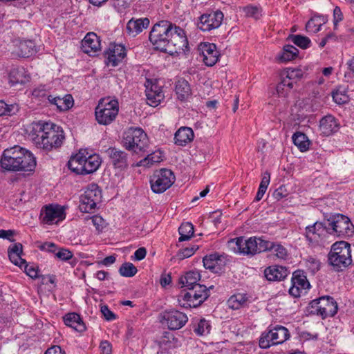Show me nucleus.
Wrapping results in <instances>:
<instances>
[{"mask_svg": "<svg viewBox=\"0 0 354 354\" xmlns=\"http://www.w3.org/2000/svg\"><path fill=\"white\" fill-rule=\"evenodd\" d=\"M35 53V44L32 40H22L16 43L12 53L19 57H29Z\"/></svg>", "mask_w": 354, "mask_h": 354, "instance_id": "nucleus-27", "label": "nucleus"}, {"mask_svg": "<svg viewBox=\"0 0 354 354\" xmlns=\"http://www.w3.org/2000/svg\"><path fill=\"white\" fill-rule=\"evenodd\" d=\"M175 179V176L170 169L162 168L156 170L150 176L151 190L156 194L163 193L174 184Z\"/></svg>", "mask_w": 354, "mask_h": 354, "instance_id": "nucleus-12", "label": "nucleus"}, {"mask_svg": "<svg viewBox=\"0 0 354 354\" xmlns=\"http://www.w3.org/2000/svg\"><path fill=\"white\" fill-rule=\"evenodd\" d=\"M293 143L301 151H306L309 148V140L308 137L301 132H296L292 137Z\"/></svg>", "mask_w": 354, "mask_h": 354, "instance_id": "nucleus-38", "label": "nucleus"}, {"mask_svg": "<svg viewBox=\"0 0 354 354\" xmlns=\"http://www.w3.org/2000/svg\"><path fill=\"white\" fill-rule=\"evenodd\" d=\"M100 348L103 354H111L112 353V346H111V343L106 340L101 342Z\"/></svg>", "mask_w": 354, "mask_h": 354, "instance_id": "nucleus-60", "label": "nucleus"}, {"mask_svg": "<svg viewBox=\"0 0 354 354\" xmlns=\"http://www.w3.org/2000/svg\"><path fill=\"white\" fill-rule=\"evenodd\" d=\"M288 39L291 40L296 46L303 49L308 48L311 43L310 39L308 37L301 35H290L288 37Z\"/></svg>", "mask_w": 354, "mask_h": 354, "instance_id": "nucleus-43", "label": "nucleus"}, {"mask_svg": "<svg viewBox=\"0 0 354 354\" xmlns=\"http://www.w3.org/2000/svg\"><path fill=\"white\" fill-rule=\"evenodd\" d=\"M163 160L162 155L160 151H156L147 155L146 158L141 160L138 164V166H143L150 167L155 163H158Z\"/></svg>", "mask_w": 354, "mask_h": 354, "instance_id": "nucleus-37", "label": "nucleus"}, {"mask_svg": "<svg viewBox=\"0 0 354 354\" xmlns=\"http://www.w3.org/2000/svg\"><path fill=\"white\" fill-rule=\"evenodd\" d=\"M290 272L286 267L272 266L267 268L264 271V274L268 281H281L284 279Z\"/></svg>", "mask_w": 354, "mask_h": 354, "instance_id": "nucleus-28", "label": "nucleus"}, {"mask_svg": "<svg viewBox=\"0 0 354 354\" xmlns=\"http://www.w3.org/2000/svg\"><path fill=\"white\" fill-rule=\"evenodd\" d=\"M328 261L335 271L347 268L353 261L351 245L343 241L333 243L328 254Z\"/></svg>", "mask_w": 354, "mask_h": 354, "instance_id": "nucleus-5", "label": "nucleus"}, {"mask_svg": "<svg viewBox=\"0 0 354 354\" xmlns=\"http://www.w3.org/2000/svg\"><path fill=\"white\" fill-rule=\"evenodd\" d=\"M163 324L170 330H178L183 328L188 322L187 315L178 310H165L162 314Z\"/></svg>", "mask_w": 354, "mask_h": 354, "instance_id": "nucleus-16", "label": "nucleus"}, {"mask_svg": "<svg viewBox=\"0 0 354 354\" xmlns=\"http://www.w3.org/2000/svg\"><path fill=\"white\" fill-rule=\"evenodd\" d=\"M8 79L10 86H15L18 84H24L29 82L30 77L23 67H18L11 69Z\"/></svg>", "mask_w": 354, "mask_h": 354, "instance_id": "nucleus-29", "label": "nucleus"}, {"mask_svg": "<svg viewBox=\"0 0 354 354\" xmlns=\"http://www.w3.org/2000/svg\"><path fill=\"white\" fill-rule=\"evenodd\" d=\"M119 112L117 100L110 97L101 99L95 110V119L102 125H109L116 118Z\"/></svg>", "mask_w": 354, "mask_h": 354, "instance_id": "nucleus-8", "label": "nucleus"}, {"mask_svg": "<svg viewBox=\"0 0 354 354\" xmlns=\"http://www.w3.org/2000/svg\"><path fill=\"white\" fill-rule=\"evenodd\" d=\"M243 10L245 12L246 17H252L256 20L259 19L262 15V10L259 6L250 5L244 7Z\"/></svg>", "mask_w": 354, "mask_h": 354, "instance_id": "nucleus-48", "label": "nucleus"}, {"mask_svg": "<svg viewBox=\"0 0 354 354\" xmlns=\"http://www.w3.org/2000/svg\"><path fill=\"white\" fill-rule=\"evenodd\" d=\"M306 266L311 272L315 273L319 270L320 262L313 257H308L306 259Z\"/></svg>", "mask_w": 354, "mask_h": 354, "instance_id": "nucleus-53", "label": "nucleus"}, {"mask_svg": "<svg viewBox=\"0 0 354 354\" xmlns=\"http://www.w3.org/2000/svg\"><path fill=\"white\" fill-rule=\"evenodd\" d=\"M209 323L205 319H201L194 328V332L199 335H203L209 333Z\"/></svg>", "mask_w": 354, "mask_h": 354, "instance_id": "nucleus-52", "label": "nucleus"}, {"mask_svg": "<svg viewBox=\"0 0 354 354\" xmlns=\"http://www.w3.org/2000/svg\"><path fill=\"white\" fill-rule=\"evenodd\" d=\"M64 218V209L58 205H46L41 210L40 220L43 223L53 225Z\"/></svg>", "mask_w": 354, "mask_h": 354, "instance_id": "nucleus-17", "label": "nucleus"}, {"mask_svg": "<svg viewBox=\"0 0 354 354\" xmlns=\"http://www.w3.org/2000/svg\"><path fill=\"white\" fill-rule=\"evenodd\" d=\"M175 91L178 98L180 100H184L191 94L189 84L184 79L179 80L176 82Z\"/></svg>", "mask_w": 354, "mask_h": 354, "instance_id": "nucleus-35", "label": "nucleus"}, {"mask_svg": "<svg viewBox=\"0 0 354 354\" xmlns=\"http://www.w3.org/2000/svg\"><path fill=\"white\" fill-rule=\"evenodd\" d=\"M101 312L106 320H113L115 319V314L109 310L107 306H102L101 307Z\"/></svg>", "mask_w": 354, "mask_h": 354, "instance_id": "nucleus-59", "label": "nucleus"}, {"mask_svg": "<svg viewBox=\"0 0 354 354\" xmlns=\"http://www.w3.org/2000/svg\"><path fill=\"white\" fill-rule=\"evenodd\" d=\"M332 97L334 102L338 104H343L348 101V95L346 88L343 86H339L334 90L332 92Z\"/></svg>", "mask_w": 354, "mask_h": 354, "instance_id": "nucleus-42", "label": "nucleus"}, {"mask_svg": "<svg viewBox=\"0 0 354 354\" xmlns=\"http://www.w3.org/2000/svg\"><path fill=\"white\" fill-rule=\"evenodd\" d=\"M221 256L217 253L206 255L203 257V266L206 269L214 271L222 263Z\"/></svg>", "mask_w": 354, "mask_h": 354, "instance_id": "nucleus-36", "label": "nucleus"}, {"mask_svg": "<svg viewBox=\"0 0 354 354\" xmlns=\"http://www.w3.org/2000/svg\"><path fill=\"white\" fill-rule=\"evenodd\" d=\"M299 53L298 49L292 45H286L283 46V52L279 57L280 61L286 62L295 59Z\"/></svg>", "mask_w": 354, "mask_h": 354, "instance_id": "nucleus-39", "label": "nucleus"}, {"mask_svg": "<svg viewBox=\"0 0 354 354\" xmlns=\"http://www.w3.org/2000/svg\"><path fill=\"white\" fill-rule=\"evenodd\" d=\"M198 248V247L196 245L183 248L178 252L176 257L180 260L190 257L195 253Z\"/></svg>", "mask_w": 354, "mask_h": 354, "instance_id": "nucleus-50", "label": "nucleus"}, {"mask_svg": "<svg viewBox=\"0 0 354 354\" xmlns=\"http://www.w3.org/2000/svg\"><path fill=\"white\" fill-rule=\"evenodd\" d=\"M136 267L131 263H124L120 268V274L125 277H132L137 273Z\"/></svg>", "mask_w": 354, "mask_h": 354, "instance_id": "nucleus-46", "label": "nucleus"}, {"mask_svg": "<svg viewBox=\"0 0 354 354\" xmlns=\"http://www.w3.org/2000/svg\"><path fill=\"white\" fill-rule=\"evenodd\" d=\"M201 279V274L198 271H189L186 272L184 276H182L179 279V283L182 287H185L188 290L193 288L195 285H200L198 281Z\"/></svg>", "mask_w": 354, "mask_h": 354, "instance_id": "nucleus-33", "label": "nucleus"}, {"mask_svg": "<svg viewBox=\"0 0 354 354\" xmlns=\"http://www.w3.org/2000/svg\"><path fill=\"white\" fill-rule=\"evenodd\" d=\"M248 303V297L246 294L237 293L231 296L228 301V306L232 309H239L245 306Z\"/></svg>", "mask_w": 354, "mask_h": 354, "instance_id": "nucleus-34", "label": "nucleus"}, {"mask_svg": "<svg viewBox=\"0 0 354 354\" xmlns=\"http://www.w3.org/2000/svg\"><path fill=\"white\" fill-rule=\"evenodd\" d=\"M106 153L111 159L115 168L121 170L128 167V154L115 147H110L106 150Z\"/></svg>", "mask_w": 354, "mask_h": 354, "instance_id": "nucleus-24", "label": "nucleus"}, {"mask_svg": "<svg viewBox=\"0 0 354 354\" xmlns=\"http://www.w3.org/2000/svg\"><path fill=\"white\" fill-rule=\"evenodd\" d=\"M19 110L16 104H8L4 101H0V116L12 115Z\"/></svg>", "mask_w": 354, "mask_h": 354, "instance_id": "nucleus-45", "label": "nucleus"}, {"mask_svg": "<svg viewBox=\"0 0 354 354\" xmlns=\"http://www.w3.org/2000/svg\"><path fill=\"white\" fill-rule=\"evenodd\" d=\"M149 25V20L148 18L131 19L127 24V30L130 35L135 37L144 29H146Z\"/></svg>", "mask_w": 354, "mask_h": 354, "instance_id": "nucleus-30", "label": "nucleus"}, {"mask_svg": "<svg viewBox=\"0 0 354 354\" xmlns=\"http://www.w3.org/2000/svg\"><path fill=\"white\" fill-rule=\"evenodd\" d=\"M146 97L147 104L153 107H156L164 100L165 95L162 86H159L156 81L147 80L145 84Z\"/></svg>", "mask_w": 354, "mask_h": 354, "instance_id": "nucleus-19", "label": "nucleus"}, {"mask_svg": "<svg viewBox=\"0 0 354 354\" xmlns=\"http://www.w3.org/2000/svg\"><path fill=\"white\" fill-rule=\"evenodd\" d=\"M203 285H195L189 292H182L178 297L179 305L183 308H196L203 304L209 296V289Z\"/></svg>", "mask_w": 354, "mask_h": 354, "instance_id": "nucleus-9", "label": "nucleus"}, {"mask_svg": "<svg viewBox=\"0 0 354 354\" xmlns=\"http://www.w3.org/2000/svg\"><path fill=\"white\" fill-rule=\"evenodd\" d=\"M328 233L337 238H347L354 233V225L350 218L342 214L325 215Z\"/></svg>", "mask_w": 354, "mask_h": 354, "instance_id": "nucleus-4", "label": "nucleus"}, {"mask_svg": "<svg viewBox=\"0 0 354 354\" xmlns=\"http://www.w3.org/2000/svg\"><path fill=\"white\" fill-rule=\"evenodd\" d=\"M340 124L332 115L323 117L319 121V130L325 136H329L339 129Z\"/></svg>", "mask_w": 354, "mask_h": 354, "instance_id": "nucleus-26", "label": "nucleus"}, {"mask_svg": "<svg viewBox=\"0 0 354 354\" xmlns=\"http://www.w3.org/2000/svg\"><path fill=\"white\" fill-rule=\"evenodd\" d=\"M327 234L328 233L325 217L323 222L317 221L306 227L305 235L307 240L310 243H319L326 237Z\"/></svg>", "mask_w": 354, "mask_h": 354, "instance_id": "nucleus-20", "label": "nucleus"}, {"mask_svg": "<svg viewBox=\"0 0 354 354\" xmlns=\"http://www.w3.org/2000/svg\"><path fill=\"white\" fill-rule=\"evenodd\" d=\"M230 244H234V250L243 254L254 255L268 250L270 245L269 241L256 236L245 239L238 237L230 241Z\"/></svg>", "mask_w": 354, "mask_h": 354, "instance_id": "nucleus-7", "label": "nucleus"}, {"mask_svg": "<svg viewBox=\"0 0 354 354\" xmlns=\"http://www.w3.org/2000/svg\"><path fill=\"white\" fill-rule=\"evenodd\" d=\"M187 48L188 40L185 30L174 25L164 53L173 55L185 52Z\"/></svg>", "mask_w": 354, "mask_h": 354, "instance_id": "nucleus-14", "label": "nucleus"}, {"mask_svg": "<svg viewBox=\"0 0 354 354\" xmlns=\"http://www.w3.org/2000/svg\"><path fill=\"white\" fill-rule=\"evenodd\" d=\"M84 53L93 55L100 50V41L94 32H88L86 35L81 44Z\"/></svg>", "mask_w": 354, "mask_h": 354, "instance_id": "nucleus-25", "label": "nucleus"}, {"mask_svg": "<svg viewBox=\"0 0 354 354\" xmlns=\"http://www.w3.org/2000/svg\"><path fill=\"white\" fill-rule=\"evenodd\" d=\"M87 221H90L98 232H102L106 226V222L99 215L93 216Z\"/></svg>", "mask_w": 354, "mask_h": 354, "instance_id": "nucleus-49", "label": "nucleus"}, {"mask_svg": "<svg viewBox=\"0 0 354 354\" xmlns=\"http://www.w3.org/2000/svg\"><path fill=\"white\" fill-rule=\"evenodd\" d=\"M194 137V131L191 128L183 127L176 132L174 142L179 146H185L193 140Z\"/></svg>", "mask_w": 354, "mask_h": 354, "instance_id": "nucleus-31", "label": "nucleus"}, {"mask_svg": "<svg viewBox=\"0 0 354 354\" xmlns=\"http://www.w3.org/2000/svg\"><path fill=\"white\" fill-rule=\"evenodd\" d=\"M101 162V158L98 155H88L86 150L81 149L79 153L71 158L68 167L77 174L86 175L95 172Z\"/></svg>", "mask_w": 354, "mask_h": 354, "instance_id": "nucleus-3", "label": "nucleus"}, {"mask_svg": "<svg viewBox=\"0 0 354 354\" xmlns=\"http://www.w3.org/2000/svg\"><path fill=\"white\" fill-rule=\"evenodd\" d=\"M8 257L11 262L16 266L21 267L24 264H26V261L21 258L19 254L8 253Z\"/></svg>", "mask_w": 354, "mask_h": 354, "instance_id": "nucleus-56", "label": "nucleus"}, {"mask_svg": "<svg viewBox=\"0 0 354 354\" xmlns=\"http://www.w3.org/2000/svg\"><path fill=\"white\" fill-rule=\"evenodd\" d=\"M25 266V272L32 279H35L38 277V269L32 265L24 264Z\"/></svg>", "mask_w": 354, "mask_h": 354, "instance_id": "nucleus-57", "label": "nucleus"}, {"mask_svg": "<svg viewBox=\"0 0 354 354\" xmlns=\"http://www.w3.org/2000/svg\"><path fill=\"white\" fill-rule=\"evenodd\" d=\"M0 164L6 171L27 172L35 170L37 161L29 150L16 145L3 151Z\"/></svg>", "mask_w": 354, "mask_h": 354, "instance_id": "nucleus-1", "label": "nucleus"}, {"mask_svg": "<svg viewBox=\"0 0 354 354\" xmlns=\"http://www.w3.org/2000/svg\"><path fill=\"white\" fill-rule=\"evenodd\" d=\"M30 136L37 147L47 151L60 147L64 139V132L59 126L42 121L32 124Z\"/></svg>", "mask_w": 354, "mask_h": 354, "instance_id": "nucleus-2", "label": "nucleus"}, {"mask_svg": "<svg viewBox=\"0 0 354 354\" xmlns=\"http://www.w3.org/2000/svg\"><path fill=\"white\" fill-rule=\"evenodd\" d=\"M199 49L201 51L203 60L206 66H212L218 62L219 53L216 50V46L214 44H201Z\"/></svg>", "mask_w": 354, "mask_h": 354, "instance_id": "nucleus-23", "label": "nucleus"}, {"mask_svg": "<svg viewBox=\"0 0 354 354\" xmlns=\"http://www.w3.org/2000/svg\"><path fill=\"white\" fill-rule=\"evenodd\" d=\"M101 200V191L98 186L92 184L85 190L84 194L80 196L79 208L81 212H89L95 208L96 204Z\"/></svg>", "mask_w": 354, "mask_h": 354, "instance_id": "nucleus-15", "label": "nucleus"}, {"mask_svg": "<svg viewBox=\"0 0 354 354\" xmlns=\"http://www.w3.org/2000/svg\"><path fill=\"white\" fill-rule=\"evenodd\" d=\"M64 319L66 326L74 328L78 332H83L86 329V326L80 316L77 313H68L64 317Z\"/></svg>", "mask_w": 354, "mask_h": 354, "instance_id": "nucleus-32", "label": "nucleus"}, {"mask_svg": "<svg viewBox=\"0 0 354 354\" xmlns=\"http://www.w3.org/2000/svg\"><path fill=\"white\" fill-rule=\"evenodd\" d=\"M270 174L268 171H265L262 175V178L259 187V189L257 194L255 197V200L257 201H259L263 198L265 194L268 186L270 184Z\"/></svg>", "mask_w": 354, "mask_h": 354, "instance_id": "nucleus-41", "label": "nucleus"}, {"mask_svg": "<svg viewBox=\"0 0 354 354\" xmlns=\"http://www.w3.org/2000/svg\"><path fill=\"white\" fill-rule=\"evenodd\" d=\"M174 26L169 21H161L153 26L149 33V40L156 49L165 52Z\"/></svg>", "mask_w": 354, "mask_h": 354, "instance_id": "nucleus-11", "label": "nucleus"}, {"mask_svg": "<svg viewBox=\"0 0 354 354\" xmlns=\"http://www.w3.org/2000/svg\"><path fill=\"white\" fill-rule=\"evenodd\" d=\"M291 281L292 286L289 289V293L294 297H300L301 294L306 293V290L310 287L306 276L300 270L293 272Z\"/></svg>", "mask_w": 354, "mask_h": 354, "instance_id": "nucleus-21", "label": "nucleus"}, {"mask_svg": "<svg viewBox=\"0 0 354 354\" xmlns=\"http://www.w3.org/2000/svg\"><path fill=\"white\" fill-rule=\"evenodd\" d=\"M285 79H288L290 81L295 83V80L299 79L302 77L303 73L301 69L298 68H288L283 74Z\"/></svg>", "mask_w": 354, "mask_h": 354, "instance_id": "nucleus-51", "label": "nucleus"}, {"mask_svg": "<svg viewBox=\"0 0 354 354\" xmlns=\"http://www.w3.org/2000/svg\"><path fill=\"white\" fill-rule=\"evenodd\" d=\"M334 24L337 25L343 19V15L339 7L336 6L333 10Z\"/></svg>", "mask_w": 354, "mask_h": 354, "instance_id": "nucleus-63", "label": "nucleus"}, {"mask_svg": "<svg viewBox=\"0 0 354 354\" xmlns=\"http://www.w3.org/2000/svg\"><path fill=\"white\" fill-rule=\"evenodd\" d=\"M126 56V49L123 45L110 44L107 50L105 52V57L107 59V64L116 66Z\"/></svg>", "mask_w": 354, "mask_h": 354, "instance_id": "nucleus-22", "label": "nucleus"}, {"mask_svg": "<svg viewBox=\"0 0 354 354\" xmlns=\"http://www.w3.org/2000/svg\"><path fill=\"white\" fill-rule=\"evenodd\" d=\"M269 243L270 245H268L267 250H270L272 254L276 256L279 259H286L287 257V250L283 246L279 244H274L270 241Z\"/></svg>", "mask_w": 354, "mask_h": 354, "instance_id": "nucleus-44", "label": "nucleus"}, {"mask_svg": "<svg viewBox=\"0 0 354 354\" xmlns=\"http://www.w3.org/2000/svg\"><path fill=\"white\" fill-rule=\"evenodd\" d=\"M338 310V305L333 297L326 295L313 299L308 306L310 314L320 316L322 319L335 316Z\"/></svg>", "mask_w": 354, "mask_h": 354, "instance_id": "nucleus-10", "label": "nucleus"}, {"mask_svg": "<svg viewBox=\"0 0 354 354\" xmlns=\"http://www.w3.org/2000/svg\"><path fill=\"white\" fill-rule=\"evenodd\" d=\"M122 145L127 150L138 153L147 151L149 140L142 129L131 127L123 133Z\"/></svg>", "mask_w": 354, "mask_h": 354, "instance_id": "nucleus-6", "label": "nucleus"}, {"mask_svg": "<svg viewBox=\"0 0 354 354\" xmlns=\"http://www.w3.org/2000/svg\"><path fill=\"white\" fill-rule=\"evenodd\" d=\"M47 99L48 102L55 106H57V109L60 111H64V104H63V97L61 98L59 97H53L50 95L47 96Z\"/></svg>", "mask_w": 354, "mask_h": 354, "instance_id": "nucleus-54", "label": "nucleus"}, {"mask_svg": "<svg viewBox=\"0 0 354 354\" xmlns=\"http://www.w3.org/2000/svg\"><path fill=\"white\" fill-rule=\"evenodd\" d=\"M293 87V82L288 79L283 77L281 82L277 86V92L279 95L285 96L288 91Z\"/></svg>", "mask_w": 354, "mask_h": 354, "instance_id": "nucleus-47", "label": "nucleus"}, {"mask_svg": "<svg viewBox=\"0 0 354 354\" xmlns=\"http://www.w3.org/2000/svg\"><path fill=\"white\" fill-rule=\"evenodd\" d=\"M223 14L220 10L203 14L199 18L198 28L203 31H210L218 28L223 20Z\"/></svg>", "mask_w": 354, "mask_h": 354, "instance_id": "nucleus-18", "label": "nucleus"}, {"mask_svg": "<svg viewBox=\"0 0 354 354\" xmlns=\"http://www.w3.org/2000/svg\"><path fill=\"white\" fill-rule=\"evenodd\" d=\"M63 104L64 105V111L68 110L71 109L74 104L73 98L71 95H66L63 97Z\"/></svg>", "mask_w": 354, "mask_h": 354, "instance_id": "nucleus-61", "label": "nucleus"}, {"mask_svg": "<svg viewBox=\"0 0 354 354\" xmlns=\"http://www.w3.org/2000/svg\"><path fill=\"white\" fill-rule=\"evenodd\" d=\"M322 24H317L316 23V19H310L306 25L307 31L317 32L320 30Z\"/></svg>", "mask_w": 354, "mask_h": 354, "instance_id": "nucleus-55", "label": "nucleus"}, {"mask_svg": "<svg viewBox=\"0 0 354 354\" xmlns=\"http://www.w3.org/2000/svg\"><path fill=\"white\" fill-rule=\"evenodd\" d=\"M113 6L121 11L129 5V0H113Z\"/></svg>", "mask_w": 354, "mask_h": 354, "instance_id": "nucleus-62", "label": "nucleus"}, {"mask_svg": "<svg viewBox=\"0 0 354 354\" xmlns=\"http://www.w3.org/2000/svg\"><path fill=\"white\" fill-rule=\"evenodd\" d=\"M180 242L189 240L194 234V226L190 223H185L181 224L178 228Z\"/></svg>", "mask_w": 354, "mask_h": 354, "instance_id": "nucleus-40", "label": "nucleus"}, {"mask_svg": "<svg viewBox=\"0 0 354 354\" xmlns=\"http://www.w3.org/2000/svg\"><path fill=\"white\" fill-rule=\"evenodd\" d=\"M56 257L62 260H69L73 257V253L66 249H61L56 253Z\"/></svg>", "mask_w": 354, "mask_h": 354, "instance_id": "nucleus-58", "label": "nucleus"}, {"mask_svg": "<svg viewBox=\"0 0 354 354\" xmlns=\"http://www.w3.org/2000/svg\"><path fill=\"white\" fill-rule=\"evenodd\" d=\"M289 337L290 333L286 327L277 326L261 334L259 344L261 348L266 349L271 346L283 344Z\"/></svg>", "mask_w": 354, "mask_h": 354, "instance_id": "nucleus-13", "label": "nucleus"}, {"mask_svg": "<svg viewBox=\"0 0 354 354\" xmlns=\"http://www.w3.org/2000/svg\"><path fill=\"white\" fill-rule=\"evenodd\" d=\"M22 245L19 243H15L13 245L9 247L8 250V253L12 254H19L22 253Z\"/></svg>", "mask_w": 354, "mask_h": 354, "instance_id": "nucleus-64", "label": "nucleus"}]
</instances>
